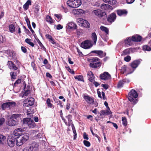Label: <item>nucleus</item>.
Here are the masks:
<instances>
[{
  "instance_id": "obj_1",
  "label": "nucleus",
  "mask_w": 151,
  "mask_h": 151,
  "mask_svg": "<svg viewBox=\"0 0 151 151\" xmlns=\"http://www.w3.org/2000/svg\"><path fill=\"white\" fill-rule=\"evenodd\" d=\"M22 129L18 128L15 129L11 136L12 138L16 139V144L20 146L25 142L29 138V134L26 133L22 134Z\"/></svg>"
},
{
  "instance_id": "obj_2",
  "label": "nucleus",
  "mask_w": 151,
  "mask_h": 151,
  "mask_svg": "<svg viewBox=\"0 0 151 151\" xmlns=\"http://www.w3.org/2000/svg\"><path fill=\"white\" fill-rule=\"evenodd\" d=\"M138 96L137 92L134 89H132L128 93V99L131 102L135 104L137 102V100L136 98Z\"/></svg>"
},
{
  "instance_id": "obj_3",
  "label": "nucleus",
  "mask_w": 151,
  "mask_h": 151,
  "mask_svg": "<svg viewBox=\"0 0 151 151\" xmlns=\"http://www.w3.org/2000/svg\"><path fill=\"white\" fill-rule=\"evenodd\" d=\"M92 13L98 17L103 19H106L107 18V15L106 13L100 9L94 10L92 12Z\"/></svg>"
},
{
  "instance_id": "obj_4",
  "label": "nucleus",
  "mask_w": 151,
  "mask_h": 151,
  "mask_svg": "<svg viewBox=\"0 0 151 151\" xmlns=\"http://www.w3.org/2000/svg\"><path fill=\"white\" fill-rule=\"evenodd\" d=\"M67 4L70 7L76 8L81 5V0H68Z\"/></svg>"
},
{
  "instance_id": "obj_5",
  "label": "nucleus",
  "mask_w": 151,
  "mask_h": 151,
  "mask_svg": "<svg viewBox=\"0 0 151 151\" xmlns=\"http://www.w3.org/2000/svg\"><path fill=\"white\" fill-rule=\"evenodd\" d=\"M23 123L27 125L29 127L33 128L36 126V124L33 119L30 118H27L23 119Z\"/></svg>"
},
{
  "instance_id": "obj_6",
  "label": "nucleus",
  "mask_w": 151,
  "mask_h": 151,
  "mask_svg": "<svg viewBox=\"0 0 151 151\" xmlns=\"http://www.w3.org/2000/svg\"><path fill=\"white\" fill-rule=\"evenodd\" d=\"M16 104V103L15 102L11 101L3 104L1 106V108L3 110H4L7 108L10 109L14 107Z\"/></svg>"
},
{
  "instance_id": "obj_7",
  "label": "nucleus",
  "mask_w": 151,
  "mask_h": 151,
  "mask_svg": "<svg viewBox=\"0 0 151 151\" xmlns=\"http://www.w3.org/2000/svg\"><path fill=\"white\" fill-rule=\"evenodd\" d=\"M93 46L91 43V41L88 40H86L83 42L81 44V46L85 49L90 48Z\"/></svg>"
},
{
  "instance_id": "obj_8",
  "label": "nucleus",
  "mask_w": 151,
  "mask_h": 151,
  "mask_svg": "<svg viewBox=\"0 0 151 151\" xmlns=\"http://www.w3.org/2000/svg\"><path fill=\"white\" fill-rule=\"evenodd\" d=\"M116 15L114 13H111L107 16V20L110 24L114 22L116 20Z\"/></svg>"
},
{
  "instance_id": "obj_9",
  "label": "nucleus",
  "mask_w": 151,
  "mask_h": 151,
  "mask_svg": "<svg viewBox=\"0 0 151 151\" xmlns=\"http://www.w3.org/2000/svg\"><path fill=\"white\" fill-rule=\"evenodd\" d=\"M99 78L102 80L106 81L111 78L110 75L107 72H105L100 75Z\"/></svg>"
},
{
  "instance_id": "obj_10",
  "label": "nucleus",
  "mask_w": 151,
  "mask_h": 151,
  "mask_svg": "<svg viewBox=\"0 0 151 151\" xmlns=\"http://www.w3.org/2000/svg\"><path fill=\"white\" fill-rule=\"evenodd\" d=\"M83 97L86 102L88 104H93L94 102V99L93 97H90L88 95H86L84 94H83Z\"/></svg>"
},
{
  "instance_id": "obj_11",
  "label": "nucleus",
  "mask_w": 151,
  "mask_h": 151,
  "mask_svg": "<svg viewBox=\"0 0 151 151\" xmlns=\"http://www.w3.org/2000/svg\"><path fill=\"white\" fill-rule=\"evenodd\" d=\"M22 116V114H12L11 117L15 122H16V123L18 124L19 121L21 120Z\"/></svg>"
},
{
  "instance_id": "obj_12",
  "label": "nucleus",
  "mask_w": 151,
  "mask_h": 151,
  "mask_svg": "<svg viewBox=\"0 0 151 151\" xmlns=\"http://www.w3.org/2000/svg\"><path fill=\"white\" fill-rule=\"evenodd\" d=\"M15 140L16 141L15 139L12 138V136H9L7 141L8 145L10 147H13L15 145Z\"/></svg>"
},
{
  "instance_id": "obj_13",
  "label": "nucleus",
  "mask_w": 151,
  "mask_h": 151,
  "mask_svg": "<svg viewBox=\"0 0 151 151\" xmlns=\"http://www.w3.org/2000/svg\"><path fill=\"white\" fill-rule=\"evenodd\" d=\"M65 117L68 120V122H67L65 119V122L64 121H63L65 123L66 125L70 127L71 125V123L73 122L72 120V116L70 114H68L65 116Z\"/></svg>"
},
{
  "instance_id": "obj_14",
  "label": "nucleus",
  "mask_w": 151,
  "mask_h": 151,
  "mask_svg": "<svg viewBox=\"0 0 151 151\" xmlns=\"http://www.w3.org/2000/svg\"><path fill=\"white\" fill-rule=\"evenodd\" d=\"M142 61L141 59L134 60L130 64V66L133 68L135 69L138 67Z\"/></svg>"
},
{
  "instance_id": "obj_15",
  "label": "nucleus",
  "mask_w": 151,
  "mask_h": 151,
  "mask_svg": "<svg viewBox=\"0 0 151 151\" xmlns=\"http://www.w3.org/2000/svg\"><path fill=\"white\" fill-rule=\"evenodd\" d=\"M38 145L36 142H33L32 143L29 147L30 151H37L38 149Z\"/></svg>"
},
{
  "instance_id": "obj_16",
  "label": "nucleus",
  "mask_w": 151,
  "mask_h": 151,
  "mask_svg": "<svg viewBox=\"0 0 151 151\" xmlns=\"http://www.w3.org/2000/svg\"><path fill=\"white\" fill-rule=\"evenodd\" d=\"M16 122H15V121L10 117L8 119V121L6 122V123L9 126H13L18 125Z\"/></svg>"
},
{
  "instance_id": "obj_17",
  "label": "nucleus",
  "mask_w": 151,
  "mask_h": 151,
  "mask_svg": "<svg viewBox=\"0 0 151 151\" xmlns=\"http://www.w3.org/2000/svg\"><path fill=\"white\" fill-rule=\"evenodd\" d=\"M9 65V68L10 69H13L15 70H17L18 68L14 64V63L12 61H9L8 62Z\"/></svg>"
},
{
  "instance_id": "obj_18",
  "label": "nucleus",
  "mask_w": 151,
  "mask_h": 151,
  "mask_svg": "<svg viewBox=\"0 0 151 151\" xmlns=\"http://www.w3.org/2000/svg\"><path fill=\"white\" fill-rule=\"evenodd\" d=\"M117 15L119 16L126 15L127 14V11L125 9H119L116 11Z\"/></svg>"
},
{
  "instance_id": "obj_19",
  "label": "nucleus",
  "mask_w": 151,
  "mask_h": 151,
  "mask_svg": "<svg viewBox=\"0 0 151 151\" xmlns=\"http://www.w3.org/2000/svg\"><path fill=\"white\" fill-rule=\"evenodd\" d=\"M132 40L133 42H140L142 40V37L139 35H134L132 37Z\"/></svg>"
},
{
  "instance_id": "obj_20",
  "label": "nucleus",
  "mask_w": 151,
  "mask_h": 151,
  "mask_svg": "<svg viewBox=\"0 0 151 151\" xmlns=\"http://www.w3.org/2000/svg\"><path fill=\"white\" fill-rule=\"evenodd\" d=\"M102 63L100 62H98L95 63H91L89 64L90 66L94 68L100 67Z\"/></svg>"
},
{
  "instance_id": "obj_21",
  "label": "nucleus",
  "mask_w": 151,
  "mask_h": 151,
  "mask_svg": "<svg viewBox=\"0 0 151 151\" xmlns=\"http://www.w3.org/2000/svg\"><path fill=\"white\" fill-rule=\"evenodd\" d=\"M68 29H71L72 30L76 29L77 28V25L74 23L70 22L68 24Z\"/></svg>"
},
{
  "instance_id": "obj_22",
  "label": "nucleus",
  "mask_w": 151,
  "mask_h": 151,
  "mask_svg": "<svg viewBox=\"0 0 151 151\" xmlns=\"http://www.w3.org/2000/svg\"><path fill=\"white\" fill-rule=\"evenodd\" d=\"M26 100L27 101L26 103L27 106H32L34 104L35 99L32 97L29 98V99H27Z\"/></svg>"
},
{
  "instance_id": "obj_23",
  "label": "nucleus",
  "mask_w": 151,
  "mask_h": 151,
  "mask_svg": "<svg viewBox=\"0 0 151 151\" xmlns=\"http://www.w3.org/2000/svg\"><path fill=\"white\" fill-rule=\"evenodd\" d=\"M88 80L90 82H92L94 80L95 76L93 73L91 71H89L88 73Z\"/></svg>"
},
{
  "instance_id": "obj_24",
  "label": "nucleus",
  "mask_w": 151,
  "mask_h": 151,
  "mask_svg": "<svg viewBox=\"0 0 151 151\" xmlns=\"http://www.w3.org/2000/svg\"><path fill=\"white\" fill-rule=\"evenodd\" d=\"M73 12L75 15H81L85 13V12L81 9H77L73 10Z\"/></svg>"
},
{
  "instance_id": "obj_25",
  "label": "nucleus",
  "mask_w": 151,
  "mask_h": 151,
  "mask_svg": "<svg viewBox=\"0 0 151 151\" xmlns=\"http://www.w3.org/2000/svg\"><path fill=\"white\" fill-rule=\"evenodd\" d=\"M112 8V6L109 4H103L101 5V8L102 10H108L109 9Z\"/></svg>"
},
{
  "instance_id": "obj_26",
  "label": "nucleus",
  "mask_w": 151,
  "mask_h": 151,
  "mask_svg": "<svg viewBox=\"0 0 151 151\" xmlns=\"http://www.w3.org/2000/svg\"><path fill=\"white\" fill-rule=\"evenodd\" d=\"M132 40V37H127L126 40H124V43L126 45H128L129 46L133 44Z\"/></svg>"
},
{
  "instance_id": "obj_27",
  "label": "nucleus",
  "mask_w": 151,
  "mask_h": 151,
  "mask_svg": "<svg viewBox=\"0 0 151 151\" xmlns=\"http://www.w3.org/2000/svg\"><path fill=\"white\" fill-rule=\"evenodd\" d=\"M31 5V0H28L23 5V8L25 11L27 10L29 7V6Z\"/></svg>"
},
{
  "instance_id": "obj_28",
  "label": "nucleus",
  "mask_w": 151,
  "mask_h": 151,
  "mask_svg": "<svg viewBox=\"0 0 151 151\" xmlns=\"http://www.w3.org/2000/svg\"><path fill=\"white\" fill-rule=\"evenodd\" d=\"M103 52L102 50H93L91 51V53L96 54L100 58H102L104 57Z\"/></svg>"
},
{
  "instance_id": "obj_29",
  "label": "nucleus",
  "mask_w": 151,
  "mask_h": 151,
  "mask_svg": "<svg viewBox=\"0 0 151 151\" xmlns=\"http://www.w3.org/2000/svg\"><path fill=\"white\" fill-rule=\"evenodd\" d=\"M6 141V137L3 135L0 134V144L3 145Z\"/></svg>"
},
{
  "instance_id": "obj_30",
  "label": "nucleus",
  "mask_w": 151,
  "mask_h": 151,
  "mask_svg": "<svg viewBox=\"0 0 151 151\" xmlns=\"http://www.w3.org/2000/svg\"><path fill=\"white\" fill-rule=\"evenodd\" d=\"M104 2L111 5L115 4L116 3V0H103Z\"/></svg>"
},
{
  "instance_id": "obj_31",
  "label": "nucleus",
  "mask_w": 151,
  "mask_h": 151,
  "mask_svg": "<svg viewBox=\"0 0 151 151\" xmlns=\"http://www.w3.org/2000/svg\"><path fill=\"white\" fill-rule=\"evenodd\" d=\"M46 21L51 24L54 23V21L52 17L49 15H47L46 17Z\"/></svg>"
},
{
  "instance_id": "obj_32",
  "label": "nucleus",
  "mask_w": 151,
  "mask_h": 151,
  "mask_svg": "<svg viewBox=\"0 0 151 151\" xmlns=\"http://www.w3.org/2000/svg\"><path fill=\"white\" fill-rule=\"evenodd\" d=\"M53 99L55 102L56 103H57V105H59L61 108L63 107V106L62 105V102L56 99L55 97H54Z\"/></svg>"
},
{
  "instance_id": "obj_33",
  "label": "nucleus",
  "mask_w": 151,
  "mask_h": 151,
  "mask_svg": "<svg viewBox=\"0 0 151 151\" xmlns=\"http://www.w3.org/2000/svg\"><path fill=\"white\" fill-rule=\"evenodd\" d=\"M91 38L93 41L94 44L95 45L97 40V36L95 32L92 33L91 34Z\"/></svg>"
},
{
  "instance_id": "obj_34",
  "label": "nucleus",
  "mask_w": 151,
  "mask_h": 151,
  "mask_svg": "<svg viewBox=\"0 0 151 151\" xmlns=\"http://www.w3.org/2000/svg\"><path fill=\"white\" fill-rule=\"evenodd\" d=\"M131 49L130 48L126 49L122 52V55L125 56L129 54L130 53Z\"/></svg>"
},
{
  "instance_id": "obj_35",
  "label": "nucleus",
  "mask_w": 151,
  "mask_h": 151,
  "mask_svg": "<svg viewBox=\"0 0 151 151\" xmlns=\"http://www.w3.org/2000/svg\"><path fill=\"white\" fill-rule=\"evenodd\" d=\"M101 29L104 32L106 35H108L109 34V30L108 28L104 26H101L100 27Z\"/></svg>"
},
{
  "instance_id": "obj_36",
  "label": "nucleus",
  "mask_w": 151,
  "mask_h": 151,
  "mask_svg": "<svg viewBox=\"0 0 151 151\" xmlns=\"http://www.w3.org/2000/svg\"><path fill=\"white\" fill-rule=\"evenodd\" d=\"M126 82V80L124 79L122 81H120L117 84V87L118 88H120L122 87L124 84V83Z\"/></svg>"
},
{
  "instance_id": "obj_37",
  "label": "nucleus",
  "mask_w": 151,
  "mask_h": 151,
  "mask_svg": "<svg viewBox=\"0 0 151 151\" xmlns=\"http://www.w3.org/2000/svg\"><path fill=\"white\" fill-rule=\"evenodd\" d=\"M31 40L29 38H26L25 40V42L27 43L30 45L32 47H33L34 46L35 44L32 42H31Z\"/></svg>"
},
{
  "instance_id": "obj_38",
  "label": "nucleus",
  "mask_w": 151,
  "mask_h": 151,
  "mask_svg": "<svg viewBox=\"0 0 151 151\" xmlns=\"http://www.w3.org/2000/svg\"><path fill=\"white\" fill-rule=\"evenodd\" d=\"M85 20L82 18H79L77 19V23L80 26L82 27L83 25V23L84 22Z\"/></svg>"
},
{
  "instance_id": "obj_39",
  "label": "nucleus",
  "mask_w": 151,
  "mask_h": 151,
  "mask_svg": "<svg viewBox=\"0 0 151 151\" xmlns=\"http://www.w3.org/2000/svg\"><path fill=\"white\" fill-rule=\"evenodd\" d=\"M83 25L82 27L86 28H89L90 27V24L86 20H85L84 22L83 23Z\"/></svg>"
},
{
  "instance_id": "obj_40",
  "label": "nucleus",
  "mask_w": 151,
  "mask_h": 151,
  "mask_svg": "<svg viewBox=\"0 0 151 151\" xmlns=\"http://www.w3.org/2000/svg\"><path fill=\"white\" fill-rule=\"evenodd\" d=\"M127 66L126 65H124L121 67V73L122 74H123L126 72L127 70Z\"/></svg>"
},
{
  "instance_id": "obj_41",
  "label": "nucleus",
  "mask_w": 151,
  "mask_h": 151,
  "mask_svg": "<svg viewBox=\"0 0 151 151\" xmlns=\"http://www.w3.org/2000/svg\"><path fill=\"white\" fill-rule=\"evenodd\" d=\"M10 76H11V80L13 81V80L15 79L16 78V77L17 76V74L16 73L14 72H11L10 73Z\"/></svg>"
},
{
  "instance_id": "obj_42",
  "label": "nucleus",
  "mask_w": 151,
  "mask_h": 151,
  "mask_svg": "<svg viewBox=\"0 0 151 151\" xmlns=\"http://www.w3.org/2000/svg\"><path fill=\"white\" fill-rule=\"evenodd\" d=\"M46 104L49 107L52 108L53 106L52 104L51 103V100L50 98H48L47 99Z\"/></svg>"
},
{
  "instance_id": "obj_43",
  "label": "nucleus",
  "mask_w": 151,
  "mask_h": 151,
  "mask_svg": "<svg viewBox=\"0 0 151 151\" xmlns=\"http://www.w3.org/2000/svg\"><path fill=\"white\" fill-rule=\"evenodd\" d=\"M122 124L125 127H126L127 124V121L125 117H122Z\"/></svg>"
},
{
  "instance_id": "obj_44",
  "label": "nucleus",
  "mask_w": 151,
  "mask_h": 151,
  "mask_svg": "<svg viewBox=\"0 0 151 151\" xmlns=\"http://www.w3.org/2000/svg\"><path fill=\"white\" fill-rule=\"evenodd\" d=\"M143 50L145 51H150L151 48L147 45H144L142 47Z\"/></svg>"
},
{
  "instance_id": "obj_45",
  "label": "nucleus",
  "mask_w": 151,
  "mask_h": 151,
  "mask_svg": "<svg viewBox=\"0 0 151 151\" xmlns=\"http://www.w3.org/2000/svg\"><path fill=\"white\" fill-rule=\"evenodd\" d=\"M40 9V6L38 5H36L35 6L34 10V13L37 15L39 13V10Z\"/></svg>"
},
{
  "instance_id": "obj_46",
  "label": "nucleus",
  "mask_w": 151,
  "mask_h": 151,
  "mask_svg": "<svg viewBox=\"0 0 151 151\" xmlns=\"http://www.w3.org/2000/svg\"><path fill=\"white\" fill-rule=\"evenodd\" d=\"M9 30L10 32L13 33L15 31V27L14 25L12 24L9 26Z\"/></svg>"
},
{
  "instance_id": "obj_47",
  "label": "nucleus",
  "mask_w": 151,
  "mask_h": 151,
  "mask_svg": "<svg viewBox=\"0 0 151 151\" xmlns=\"http://www.w3.org/2000/svg\"><path fill=\"white\" fill-rule=\"evenodd\" d=\"M75 78L76 79H78L79 81H84L83 77L82 75H78V76H75Z\"/></svg>"
},
{
  "instance_id": "obj_48",
  "label": "nucleus",
  "mask_w": 151,
  "mask_h": 151,
  "mask_svg": "<svg viewBox=\"0 0 151 151\" xmlns=\"http://www.w3.org/2000/svg\"><path fill=\"white\" fill-rule=\"evenodd\" d=\"M54 15L57 18L56 20L58 22L60 21L62 18V16L61 14H55Z\"/></svg>"
},
{
  "instance_id": "obj_49",
  "label": "nucleus",
  "mask_w": 151,
  "mask_h": 151,
  "mask_svg": "<svg viewBox=\"0 0 151 151\" xmlns=\"http://www.w3.org/2000/svg\"><path fill=\"white\" fill-rule=\"evenodd\" d=\"M9 55L10 56H12V58L14 59L16 58V54L13 51H12L11 52L9 51Z\"/></svg>"
},
{
  "instance_id": "obj_50",
  "label": "nucleus",
  "mask_w": 151,
  "mask_h": 151,
  "mask_svg": "<svg viewBox=\"0 0 151 151\" xmlns=\"http://www.w3.org/2000/svg\"><path fill=\"white\" fill-rule=\"evenodd\" d=\"M100 59L97 57H95L94 58H91L89 59L90 61L92 63H94L99 61Z\"/></svg>"
},
{
  "instance_id": "obj_51",
  "label": "nucleus",
  "mask_w": 151,
  "mask_h": 151,
  "mask_svg": "<svg viewBox=\"0 0 151 151\" xmlns=\"http://www.w3.org/2000/svg\"><path fill=\"white\" fill-rule=\"evenodd\" d=\"M5 41V37L0 35V44L2 43Z\"/></svg>"
},
{
  "instance_id": "obj_52",
  "label": "nucleus",
  "mask_w": 151,
  "mask_h": 151,
  "mask_svg": "<svg viewBox=\"0 0 151 151\" xmlns=\"http://www.w3.org/2000/svg\"><path fill=\"white\" fill-rule=\"evenodd\" d=\"M83 143L84 145L86 147H89L91 145L90 142L88 141L84 140L83 141Z\"/></svg>"
},
{
  "instance_id": "obj_53",
  "label": "nucleus",
  "mask_w": 151,
  "mask_h": 151,
  "mask_svg": "<svg viewBox=\"0 0 151 151\" xmlns=\"http://www.w3.org/2000/svg\"><path fill=\"white\" fill-rule=\"evenodd\" d=\"M24 92L23 94V96H27L30 93V90H24Z\"/></svg>"
},
{
  "instance_id": "obj_54",
  "label": "nucleus",
  "mask_w": 151,
  "mask_h": 151,
  "mask_svg": "<svg viewBox=\"0 0 151 151\" xmlns=\"http://www.w3.org/2000/svg\"><path fill=\"white\" fill-rule=\"evenodd\" d=\"M65 68L70 73L73 74H74V71L73 70H71L69 67H65Z\"/></svg>"
},
{
  "instance_id": "obj_55",
  "label": "nucleus",
  "mask_w": 151,
  "mask_h": 151,
  "mask_svg": "<svg viewBox=\"0 0 151 151\" xmlns=\"http://www.w3.org/2000/svg\"><path fill=\"white\" fill-rule=\"evenodd\" d=\"M22 80L21 79H18L17 80L16 82L14 83V85H13V87H15L19 83H20L21 82Z\"/></svg>"
},
{
  "instance_id": "obj_56",
  "label": "nucleus",
  "mask_w": 151,
  "mask_h": 151,
  "mask_svg": "<svg viewBox=\"0 0 151 151\" xmlns=\"http://www.w3.org/2000/svg\"><path fill=\"white\" fill-rule=\"evenodd\" d=\"M31 65L32 67L33 68V70L35 71H36L37 70V67L34 62H32L31 63Z\"/></svg>"
},
{
  "instance_id": "obj_57",
  "label": "nucleus",
  "mask_w": 151,
  "mask_h": 151,
  "mask_svg": "<svg viewBox=\"0 0 151 151\" xmlns=\"http://www.w3.org/2000/svg\"><path fill=\"white\" fill-rule=\"evenodd\" d=\"M124 60L126 62H129L131 60V57L129 55H127L126 57H124Z\"/></svg>"
},
{
  "instance_id": "obj_58",
  "label": "nucleus",
  "mask_w": 151,
  "mask_h": 151,
  "mask_svg": "<svg viewBox=\"0 0 151 151\" xmlns=\"http://www.w3.org/2000/svg\"><path fill=\"white\" fill-rule=\"evenodd\" d=\"M37 42L40 47L41 48H42L43 50H46V49L45 47L43 46V45L41 42L39 40H38V41Z\"/></svg>"
},
{
  "instance_id": "obj_59",
  "label": "nucleus",
  "mask_w": 151,
  "mask_h": 151,
  "mask_svg": "<svg viewBox=\"0 0 151 151\" xmlns=\"http://www.w3.org/2000/svg\"><path fill=\"white\" fill-rule=\"evenodd\" d=\"M107 109L104 110L106 115H108L111 114V111H110V108H107Z\"/></svg>"
},
{
  "instance_id": "obj_60",
  "label": "nucleus",
  "mask_w": 151,
  "mask_h": 151,
  "mask_svg": "<svg viewBox=\"0 0 151 151\" xmlns=\"http://www.w3.org/2000/svg\"><path fill=\"white\" fill-rule=\"evenodd\" d=\"M5 121V119L4 118H0V127L4 123Z\"/></svg>"
},
{
  "instance_id": "obj_61",
  "label": "nucleus",
  "mask_w": 151,
  "mask_h": 151,
  "mask_svg": "<svg viewBox=\"0 0 151 151\" xmlns=\"http://www.w3.org/2000/svg\"><path fill=\"white\" fill-rule=\"evenodd\" d=\"M73 132L74 134V137H73V139L74 140H75L76 139V138L77 137V133L76 132V129H72Z\"/></svg>"
},
{
  "instance_id": "obj_62",
  "label": "nucleus",
  "mask_w": 151,
  "mask_h": 151,
  "mask_svg": "<svg viewBox=\"0 0 151 151\" xmlns=\"http://www.w3.org/2000/svg\"><path fill=\"white\" fill-rule=\"evenodd\" d=\"M83 138L84 139L86 140H88L89 139L88 135L87 134L86 132H84L83 133Z\"/></svg>"
},
{
  "instance_id": "obj_63",
  "label": "nucleus",
  "mask_w": 151,
  "mask_h": 151,
  "mask_svg": "<svg viewBox=\"0 0 151 151\" xmlns=\"http://www.w3.org/2000/svg\"><path fill=\"white\" fill-rule=\"evenodd\" d=\"M101 86L103 87L105 89H107L109 87V86L107 84H102L101 85Z\"/></svg>"
},
{
  "instance_id": "obj_64",
  "label": "nucleus",
  "mask_w": 151,
  "mask_h": 151,
  "mask_svg": "<svg viewBox=\"0 0 151 151\" xmlns=\"http://www.w3.org/2000/svg\"><path fill=\"white\" fill-rule=\"evenodd\" d=\"M22 51L24 53H25L27 52V49L24 47L22 46L21 47Z\"/></svg>"
}]
</instances>
